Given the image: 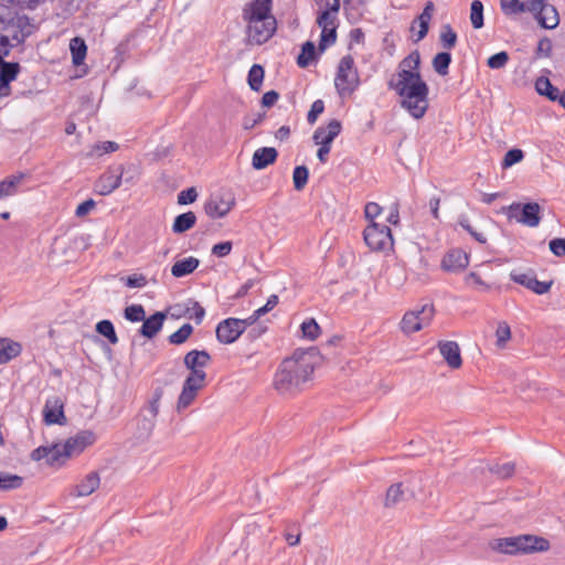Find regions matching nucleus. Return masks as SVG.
I'll use <instances>...</instances> for the list:
<instances>
[{
    "label": "nucleus",
    "mask_w": 565,
    "mask_h": 565,
    "mask_svg": "<svg viewBox=\"0 0 565 565\" xmlns=\"http://www.w3.org/2000/svg\"><path fill=\"white\" fill-rule=\"evenodd\" d=\"M318 362L319 353L316 348L295 350L291 356L279 364L274 377L275 388L282 395L300 392L312 379Z\"/></svg>",
    "instance_id": "1"
},
{
    "label": "nucleus",
    "mask_w": 565,
    "mask_h": 565,
    "mask_svg": "<svg viewBox=\"0 0 565 565\" xmlns=\"http://www.w3.org/2000/svg\"><path fill=\"white\" fill-rule=\"evenodd\" d=\"M388 87L402 97L401 106L407 109L412 117H424L428 109L429 89L419 72L399 70L396 78L388 82Z\"/></svg>",
    "instance_id": "2"
},
{
    "label": "nucleus",
    "mask_w": 565,
    "mask_h": 565,
    "mask_svg": "<svg viewBox=\"0 0 565 565\" xmlns=\"http://www.w3.org/2000/svg\"><path fill=\"white\" fill-rule=\"evenodd\" d=\"M210 362L211 355L205 350H192L184 355V365L190 370V374L186 376L178 398V412L190 406L198 392L204 386L206 380L204 369Z\"/></svg>",
    "instance_id": "3"
},
{
    "label": "nucleus",
    "mask_w": 565,
    "mask_h": 565,
    "mask_svg": "<svg viewBox=\"0 0 565 565\" xmlns=\"http://www.w3.org/2000/svg\"><path fill=\"white\" fill-rule=\"evenodd\" d=\"M492 548L504 554H527L545 552L550 548V542L541 536L522 534L510 537L497 539L491 544Z\"/></svg>",
    "instance_id": "4"
},
{
    "label": "nucleus",
    "mask_w": 565,
    "mask_h": 565,
    "mask_svg": "<svg viewBox=\"0 0 565 565\" xmlns=\"http://www.w3.org/2000/svg\"><path fill=\"white\" fill-rule=\"evenodd\" d=\"M360 86L359 72L354 65L352 55H344L338 65L334 87L341 98L351 96Z\"/></svg>",
    "instance_id": "5"
},
{
    "label": "nucleus",
    "mask_w": 565,
    "mask_h": 565,
    "mask_svg": "<svg viewBox=\"0 0 565 565\" xmlns=\"http://www.w3.org/2000/svg\"><path fill=\"white\" fill-rule=\"evenodd\" d=\"M500 213L518 223L529 227H536L541 222V206L536 202L525 204L513 202L508 206H502Z\"/></svg>",
    "instance_id": "6"
},
{
    "label": "nucleus",
    "mask_w": 565,
    "mask_h": 565,
    "mask_svg": "<svg viewBox=\"0 0 565 565\" xmlns=\"http://www.w3.org/2000/svg\"><path fill=\"white\" fill-rule=\"evenodd\" d=\"M434 316L435 307L433 303H425L418 309L409 310L402 318L401 330L407 335L418 332L430 324Z\"/></svg>",
    "instance_id": "7"
},
{
    "label": "nucleus",
    "mask_w": 565,
    "mask_h": 565,
    "mask_svg": "<svg viewBox=\"0 0 565 565\" xmlns=\"http://www.w3.org/2000/svg\"><path fill=\"white\" fill-rule=\"evenodd\" d=\"M365 244L375 252H382L393 246V236L391 228L385 224L372 222L363 231Z\"/></svg>",
    "instance_id": "8"
},
{
    "label": "nucleus",
    "mask_w": 565,
    "mask_h": 565,
    "mask_svg": "<svg viewBox=\"0 0 565 565\" xmlns=\"http://www.w3.org/2000/svg\"><path fill=\"white\" fill-rule=\"evenodd\" d=\"M235 205V196L228 190L213 193L204 204L205 213L212 218L224 217Z\"/></svg>",
    "instance_id": "9"
},
{
    "label": "nucleus",
    "mask_w": 565,
    "mask_h": 565,
    "mask_svg": "<svg viewBox=\"0 0 565 565\" xmlns=\"http://www.w3.org/2000/svg\"><path fill=\"white\" fill-rule=\"evenodd\" d=\"M277 31L276 18L246 25L245 35L248 45H263L268 42Z\"/></svg>",
    "instance_id": "10"
},
{
    "label": "nucleus",
    "mask_w": 565,
    "mask_h": 565,
    "mask_svg": "<svg viewBox=\"0 0 565 565\" xmlns=\"http://www.w3.org/2000/svg\"><path fill=\"white\" fill-rule=\"evenodd\" d=\"M273 18H275L273 14V0H250L242 9V19L245 25Z\"/></svg>",
    "instance_id": "11"
},
{
    "label": "nucleus",
    "mask_w": 565,
    "mask_h": 565,
    "mask_svg": "<svg viewBox=\"0 0 565 565\" xmlns=\"http://www.w3.org/2000/svg\"><path fill=\"white\" fill-rule=\"evenodd\" d=\"M248 327L245 319L227 318L216 327V339L223 344L235 342Z\"/></svg>",
    "instance_id": "12"
},
{
    "label": "nucleus",
    "mask_w": 565,
    "mask_h": 565,
    "mask_svg": "<svg viewBox=\"0 0 565 565\" xmlns=\"http://www.w3.org/2000/svg\"><path fill=\"white\" fill-rule=\"evenodd\" d=\"M500 9L508 18H515L521 13L529 12L539 23L543 15L537 6L532 0H500Z\"/></svg>",
    "instance_id": "13"
},
{
    "label": "nucleus",
    "mask_w": 565,
    "mask_h": 565,
    "mask_svg": "<svg viewBox=\"0 0 565 565\" xmlns=\"http://www.w3.org/2000/svg\"><path fill=\"white\" fill-rule=\"evenodd\" d=\"M121 185V180L118 173L116 163L110 164L107 169L98 177L94 183V192L98 195L106 196L111 194Z\"/></svg>",
    "instance_id": "14"
},
{
    "label": "nucleus",
    "mask_w": 565,
    "mask_h": 565,
    "mask_svg": "<svg viewBox=\"0 0 565 565\" xmlns=\"http://www.w3.org/2000/svg\"><path fill=\"white\" fill-rule=\"evenodd\" d=\"M96 441V436L92 430H82L75 436L70 437L63 443V450L66 457H74L84 451V449Z\"/></svg>",
    "instance_id": "15"
},
{
    "label": "nucleus",
    "mask_w": 565,
    "mask_h": 565,
    "mask_svg": "<svg viewBox=\"0 0 565 565\" xmlns=\"http://www.w3.org/2000/svg\"><path fill=\"white\" fill-rule=\"evenodd\" d=\"M21 66L17 62H6L0 55V98L11 94L10 84L18 77Z\"/></svg>",
    "instance_id": "16"
},
{
    "label": "nucleus",
    "mask_w": 565,
    "mask_h": 565,
    "mask_svg": "<svg viewBox=\"0 0 565 565\" xmlns=\"http://www.w3.org/2000/svg\"><path fill=\"white\" fill-rule=\"evenodd\" d=\"M415 495L416 491L409 486L408 481L393 483L386 491L384 505L386 508H392L407 499L415 498Z\"/></svg>",
    "instance_id": "17"
},
{
    "label": "nucleus",
    "mask_w": 565,
    "mask_h": 565,
    "mask_svg": "<svg viewBox=\"0 0 565 565\" xmlns=\"http://www.w3.org/2000/svg\"><path fill=\"white\" fill-rule=\"evenodd\" d=\"M24 20L26 18L18 17L15 23L13 20L11 21L12 25L0 26V31H3V33H0V44L2 46H15L24 41L25 34L21 30Z\"/></svg>",
    "instance_id": "18"
},
{
    "label": "nucleus",
    "mask_w": 565,
    "mask_h": 565,
    "mask_svg": "<svg viewBox=\"0 0 565 565\" xmlns=\"http://www.w3.org/2000/svg\"><path fill=\"white\" fill-rule=\"evenodd\" d=\"M43 416L44 422L47 425H63L66 422L65 415H64V403L63 401L57 397H49L45 402L44 408H43Z\"/></svg>",
    "instance_id": "19"
},
{
    "label": "nucleus",
    "mask_w": 565,
    "mask_h": 565,
    "mask_svg": "<svg viewBox=\"0 0 565 565\" xmlns=\"http://www.w3.org/2000/svg\"><path fill=\"white\" fill-rule=\"evenodd\" d=\"M540 11L543 12L544 17L539 19V25L546 30H554L559 24V14L557 9L548 3V0H532Z\"/></svg>",
    "instance_id": "20"
},
{
    "label": "nucleus",
    "mask_w": 565,
    "mask_h": 565,
    "mask_svg": "<svg viewBox=\"0 0 565 565\" xmlns=\"http://www.w3.org/2000/svg\"><path fill=\"white\" fill-rule=\"evenodd\" d=\"M341 129V122L337 119H332L327 127L317 128L312 139L316 145L331 146L332 141L340 135Z\"/></svg>",
    "instance_id": "21"
},
{
    "label": "nucleus",
    "mask_w": 565,
    "mask_h": 565,
    "mask_svg": "<svg viewBox=\"0 0 565 565\" xmlns=\"http://www.w3.org/2000/svg\"><path fill=\"white\" fill-rule=\"evenodd\" d=\"M438 349L451 369H459L462 364L460 348L456 341H440Z\"/></svg>",
    "instance_id": "22"
},
{
    "label": "nucleus",
    "mask_w": 565,
    "mask_h": 565,
    "mask_svg": "<svg viewBox=\"0 0 565 565\" xmlns=\"http://www.w3.org/2000/svg\"><path fill=\"white\" fill-rule=\"evenodd\" d=\"M469 265L468 255L461 249H452L447 253L443 260L441 267L447 271H457L465 269Z\"/></svg>",
    "instance_id": "23"
},
{
    "label": "nucleus",
    "mask_w": 565,
    "mask_h": 565,
    "mask_svg": "<svg viewBox=\"0 0 565 565\" xmlns=\"http://www.w3.org/2000/svg\"><path fill=\"white\" fill-rule=\"evenodd\" d=\"M535 89L540 95L546 96L552 102H558L565 108V90L561 93L547 77L537 78Z\"/></svg>",
    "instance_id": "24"
},
{
    "label": "nucleus",
    "mask_w": 565,
    "mask_h": 565,
    "mask_svg": "<svg viewBox=\"0 0 565 565\" xmlns=\"http://www.w3.org/2000/svg\"><path fill=\"white\" fill-rule=\"evenodd\" d=\"M166 318V313L161 311H157L149 318L145 317L139 333L145 338L152 339L162 329Z\"/></svg>",
    "instance_id": "25"
},
{
    "label": "nucleus",
    "mask_w": 565,
    "mask_h": 565,
    "mask_svg": "<svg viewBox=\"0 0 565 565\" xmlns=\"http://www.w3.org/2000/svg\"><path fill=\"white\" fill-rule=\"evenodd\" d=\"M278 157V152L273 147L258 148L252 158V166L256 170H262L274 163Z\"/></svg>",
    "instance_id": "26"
},
{
    "label": "nucleus",
    "mask_w": 565,
    "mask_h": 565,
    "mask_svg": "<svg viewBox=\"0 0 565 565\" xmlns=\"http://www.w3.org/2000/svg\"><path fill=\"white\" fill-rule=\"evenodd\" d=\"M121 184L135 185L141 175V168L134 162L116 163Z\"/></svg>",
    "instance_id": "27"
},
{
    "label": "nucleus",
    "mask_w": 565,
    "mask_h": 565,
    "mask_svg": "<svg viewBox=\"0 0 565 565\" xmlns=\"http://www.w3.org/2000/svg\"><path fill=\"white\" fill-rule=\"evenodd\" d=\"M100 483V478L97 472L92 471L86 475L78 484L75 487L76 497H87L92 494Z\"/></svg>",
    "instance_id": "28"
},
{
    "label": "nucleus",
    "mask_w": 565,
    "mask_h": 565,
    "mask_svg": "<svg viewBox=\"0 0 565 565\" xmlns=\"http://www.w3.org/2000/svg\"><path fill=\"white\" fill-rule=\"evenodd\" d=\"M200 265L196 257L189 256L174 263L171 268V274L175 278H181L192 274Z\"/></svg>",
    "instance_id": "29"
},
{
    "label": "nucleus",
    "mask_w": 565,
    "mask_h": 565,
    "mask_svg": "<svg viewBox=\"0 0 565 565\" xmlns=\"http://www.w3.org/2000/svg\"><path fill=\"white\" fill-rule=\"evenodd\" d=\"M22 351L21 344L8 338H0V364L8 363Z\"/></svg>",
    "instance_id": "30"
},
{
    "label": "nucleus",
    "mask_w": 565,
    "mask_h": 565,
    "mask_svg": "<svg viewBox=\"0 0 565 565\" xmlns=\"http://www.w3.org/2000/svg\"><path fill=\"white\" fill-rule=\"evenodd\" d=\"M24 179V174L10 175L0 181V199L12 196L18 193L19 186Z\"/></svg>",
    "instance_id": "31"
},
{
    "label": "nucleus",
    "mask_w": 565,
    "mask_h": 565,
    "mask_svg": "<svg viewBox=\"0 0 565 565\" xmlns=\"http://www.w3.org/2000/svg\"><path fill=\"white\" fill-rule=\"evenodd\" d=\"M196 223V216L193 212L189 211L179 214L172 224V231L175 234H182L191 230Z\"/></svg>",
    "instance_id": "32"
},
{
    "label": "nucleus",
    "mask_w": 565,
    "mask_h": 565,
    "mask_svg": "<svg viewBox=\"0 0 565 565\" xmlns=\"http://www.w3.org/2000/svg\"><path fill=\"white\" fill-rule=\"evenodd\" d=\"M70 50L73 64L77 66L83 64L87 53L85 41L79 36L73 38L70 42Z\"/></svg>",
    "instance_id": "33"
},
{
    "label": "nucleus",
    "mask_w": 565,
    "mask_h": 565,
    "mask_svg": "<svg viewBox=\"0 0 565 565\" xmlns=\"http://www.w3.org/2000/svg\"><path fill=\"white\" fill-rule=\"evenodd\" d=\"M451 63V54L448 52H440L433 58V67L436 73L445 76L449 72V65Z\"/></svg>",
    "instance_id": "34"
},
{
    "label": "nucleus",
    "mask_w": 565,
    "mask_h": 565,
    "mask_svg": "<svg viewBox=\"0 0 565 565\" xmlns=\"http://www.w3.org/2000/svg\"><path fill=\"white\" fill-rule=\"evenodd\" d=\"M316 60V46L311 41L303 43L301 53L297 57V64L300 67H307Z\"/></svg>",
    "instance_id": "35"
},
{
    "label": "nucleus",
    "mask_w": 565,
    "mask_h": 565,
    "mask_svg": "<svg viewBox=\"0 0 565 565\" xmlns=\"http://www.w3.org/2000/svg\"><path fill=\"white\" fill-rule=\"evenodd\" d=\"M263 79H264V68L258 64H254L250 67L249 72H248V77H247L248 85H249L250 89H253L255 92L260 90Z\"/></svg>",
    "instance_id": "36"
},
{
    "label": "nucleus",
    "mask_w": 565,
    "mask_h": 565,
    "mask_svg": "<svg viewBox=\"0 0 565 565\" xmlns=\"http://www.w3.org/2000/svg\"><path fill=\"white\" fill-rule=\"evenodd\" d=\"M470 21L475 29H481L483 22V3L480 0H473L470 6Z\"/></svg>",
    "instance_id": "37"
},
{
    "label": "nucleus",
    "mask_w": 565,
    "mask_h": 565,
    "mask_svg": "<svg viewBox=\"0 0 565 565\" xmlns=\"http://www.w3.org/2000/svg\"><path fill=\"white\" fill-rule=\"evenodd\" d=\"M23 483V478L18 475L0 472V490L19 489Z\"/></svg>",
    "instance_id": "38"
},
{
    "label": "nucleus",
    "mask_w": 565,
    "mask_h": 565,
    "mask_svg": "<svg viewBox=\"0 0 565 565\" xmlns=\"http://www.w3.org/2000/svg\"><path fill=\"white\" fill-rule=\"evenodd\" d=\"M118 148L119 146L115 141L97 142L92 147L90 151L87 153V157H100L105 153L115 152L116 150H118Z\"/></svg>",
    "instance_id": "39"
},
{
    "label": "nucleus",
    "mask_w": 565,
    "mask_h": 565,
    "mask_svg": "<svg viewBox=\"0 0 565 565\" xmlns=\"http://www.w3.org/2000/svg\"><path fill=\"white\" fill-rule=\"evenodd\" d=\"M465 284L467 287L476 291L483 292L490 290L491 288V286L483 281L480 275L476 271H471L465 277Z\"/></svg>",
    "instance_id": "40"
},
{
    "label": "nucleus",
    "mask_w": 565,
    "mask_h": 565,
    "mask_svg": "<svg viewBox=\"0 0 565 565\" xmlns=\"http://www.w3.org/2000/svg\"><path fill=\"white\" fill-rule=\"evenodd\" d=\"M193 332V327L190 323H184L175 332L169 335L168 341L171 344L180 345L184 343Z\"/></svg>",
    "instance_id": "41"
},
{
    "label": "nucleus",
    "mask_w": 565,
    "mask_h": 565,
    "mask_svg": "<svg viewBox=\"0 0 565 565\" xmlns=\"http://www.w3.org/2000/svg\"><path fill=\"white\" fill-rule=\"evenodd\" d=\"M96 331L104 335L111 344H116L118 342V337L116 334L114 324L109 320H102L96 324Z\"/></svg>",
    "instance_id": "42"
},
{
    "label": "nucleus",
    "mask_w": 565,
    "mask_h": 565,
    "mask_svg": "<svg viewBox=\"0 0 565 565\" xmlns=\"http://www.w3.org/2000/svg\"><path fill=\"white\" fill-rule=\"evenodd\" d=\"M302 337L308 340H316L320 334V327L315 319H307L300 326Z\"/></svg>",
    "instance_id": "43"
},
{
    "label": "nucleus",
    "mask_w": 565,
    "mask_h": 565,
    "mask_svg": "<svg viewBox=\"0 0 565 565\" xmlns=\"http://www.w3.org/2000/svg\"><path fill=\"white\" fill-rule=\"evenodd\" d=\"M308 178H309V170L306 166H297L295 169H294V173H292V180H294V186L297 191H300L302 190L307 182H308Z\"/></svg>",
    "instance_id": "44"
},
{
    "label": "nucleus",
    "mask_w": 565,
    "mask_h": 565,
    "mask_svg": "<svg viewBox=\"0 0 565 565\" xmlns=\"http://www.w3.org/2000/svg\"><path fill=\"white\" fill-rule=\"evenodd\" d=\"M440 41L443 46L447 50H451L456 46L457 33L452 30L450 24L443 25Z\"/></svg>",
    "instance_id": "45"
},
{
    "label": "nucleus",
    "mask_w": 565,
    "mask_h": 565,
    "mask_svg": "<svg viewBox=\"0 0 565 565\" xmlns=\"http://www.w3.org/2000/svg\"><path fill=\"white\" fill-rule=\"evenodd\" d=\"M63 444H54L49 447L50 456H49V465H60L63 463L70 457H66L65 451L62 449Z\"/></svg>",
    "instance_id": "46"
},
{
    "label": "nucleus",
    "mask_w": 565,
    "mask_h": 565,
    "mask_svg": "<svg viewBox=\"0 0 565 565\" xmlns=\"http://www.w3.org/2000/svg\"><path fill=\"white\" fill-rule=\"evenodd\" d=\"M124 316L128 321L140 322L145 320V309L141 305H130L125 308Z\"/></svg>",
    "instance_id": "47"
},
{
    "label": "nucleus",
    "mask_w": 565,
    "mask_h": 565,
    "mask_svg": "<svg viewBox=\"0 0 565 565\" xmlns=\"http://www.w3.org/2000/svg\"><path fill=\"white\" fill-rule=\"evenodd\" d=\"M420 64V55L418 51H414L409 53L405 58L399 63V70H409L413 72H419Z\"/></svg>",
    "instance_id": "48"
},
{
    "label": "nucleus",
    "mask_w": 565,
    "mask_h": 565,
    "mask_svg": "<svg viewBox=\"0 0 565 565\" xmlns=\"http://www.w3.org/2000/svg\"><path fill=\"white\" fill-rule=\"evenodd\" d=\"M337 28L321 29L319 50L323 52L328 46L335 43Z\"/></svg>",
    "instance_id": "49"
},
{
    "label": "nucleus",
    "mask_w": 565,
    "mask_h": 565,
    "mask_svg": "<svg viewBox=\"0 0 565 565\" xmlns=\"http://www.w3.org/2000/svg\"><path fill=\"white\" fill-rule=\"evenodd\" d=\"M553 50V43L547 36L542 38L535 49L536 58H547L551 56Z\"/></svg>",
    "instance_id": "50"
},
{
    "label": "nucleus",
    "mask_w": 565,
    "mask_h": 565,
    "mask_svg": "<svg viewBox=\"0 0 565 565\" xmlns=\"http://www.w3.org/2000/svg\"><path fill=\"white\" fill-rule=\"evenodd\" d=\"M508 62L509 54L505 51H501L491 55L487 61V65L492 70H500L503 68Z\"/></svg>",
    "instance_id": "51"
},
{
    "label": "nucleus",
    "mask_w": 565,
    "mask_h": 565,
    "mask_svg": "<svg viewBox=\"0 0 565 565\" xmlns=\"http://www.w3.org/2000/svg\"><path fill=\"white\" fill-rule=\"evenodd\" d=\"M515 466L513 462H504L502 465H493L490 467V471L498 477L505 479L513 475Z\"/></svg>",
    "instance_id": "52"
},
{
    "label": "nucleus",
    "mask_w": 565,
    "mask_h": 565,
    "mask_svg": "<svg viewBox=\"0 0 565 565\" xmlns=\"http://www.w3.org/2000/svg\"><path fill=\"white\" fill-rule=\"evenodd\" d=\"M163 395L162 388H156L153 392L152 399L149 402L148 407L146 408V412L149 414V418L156 419L159 413V403Z\"/></svg>",
    "instance_id": "53"
},
{
    "label": "nucleus",
    "mask_w": 565,
    "mask_h": 565,
    "mask_svg": "<svg viewBox=\"0 0 565 565\" xmlns=\"http://www.w3.org/2000/svg\"><path fill=\"white\" fill-rule=\"evenodd\" d=\"M495 337H497V345L499 348H503L505 345V343L511 338V330L507 322H500L498 324V328L495 331Z\"/></svg>",
    "instance_id": "54"
},
{
    "label": "nucleus",
    "mask_w": 565,
    "mask_h": 565,
    "mask_svg": "<svg viewBox=\"0 0 565 565\" xmlns=\"http://www.w3.org/2000/svg\"><path fill=\"white\" fill-rule=\"evenodd\" d=\"M335 21L337 15L331 13L330 10H323L317 19V23L321 29L338 28Z\"/></svg>",
    "instance_id": "55"
},
{
    "label": "nucleus",
    "mask_w": 565,
    "mask_h": 565,
    "mask_svg": "<svg viewBox=\"0 0 565 565\" xmlns=\"http://www.w3.org/2000/svg\"><path fill=\"white\" fill-rule=\"evenodd\" d=\"M510 277L514 282L522 285L530 290L533 287L534 280L536 279V277L532 274H525V273H519V271H512L510 274Z\"/></svg>",
    "instance_id": "56"
},
{
    "label": "nucleus",
    "mask_w": 565,
    "mask_h": 565,
    "mask_svg": "<svg viewBox=\"0 0 565 565\" xmlns=\"http://www.w3.org/2000/svg\"><path fill=\"white\" fill-rule=\"evenodd\" d=\"M524 157V153L521 149H511L509 150L502 161V166L504 168L512 167L513 164L520 162Z\"/></svg>",
    "instance_id": "57"
},
{
    "label": "nucleus",
    "mask_w": 565,
    "mask_h": 565,
    "mask_svg": "<svg viewBox=\"0 0 565 565\" xmlns=\"http://www.w3.org/2000/svg\"><path fill=\"white\" fill-rule=\"evenodd\" d=\"M186 315L190 319H193L196 324H200L205 317V309L198 301H192V308H188Z\"/></svg>",
    "instance_id": "58"
},
{
    "label": "nucleus",
    "mask_w": 565,
    "mask_h": 565,
    "mask_svg": "<svg viewBox=\"0 0 565 565\" xmlns=\"http://www.w3.org/2000/svg\"><path fill=\"white\" fill-rule=\"evenodd\" d=\"M324 110V103L321 99H317L312 103L311 108L307 115V121L313 125L317 121L319 115Z\"/></svg>",
    "instance_id": "59"
},
{
    "label": "nucleus",
    "mask_w": 565,
    "mask_h": 565,
    "mask_svg": "<svg viewBox=\"0 0 565 565\" xmlns=\"http://www.w3.org/2000/svg\"><path fill=\"white\" fill-rule=\"evenodd\" d=\"M198 198V192L194 188L182 190L178 194V203L181 205L193 203Z\"/></svg>",
    "instance_id": "60"
},
{
    "label": "nucleus",
    "mask_w": 565,
    "mask_h": 565,
    "mask_svg": "<svg viewBox=\"0 0 565 565\" xmlns=\"http://www.w3.org/2000/svg\"><path fill=\"white\" fill-rule=\"evenodd\" d=\"M460 226L466 230L477 242L481 244L487 243V237L483 233L477 232L469 223L467 218L460 220Z\"/></svg>",
    "instance_id": "61"
},
{
    "label": "nucleus",
    "mask_w": 565,
    "mask_h": 565,
    "mask_svg": "<svg viewBox=\"0 0 565 565\" xmlns=\"http://www.w3.org/2000/svg\"><path fill=\"white\" fill-rule=\"evenodd\" d=\"M233 248V244L230 241L221 242L212 247V255L216 257H226Z\"/></svg>",
    "instance_id": "62"
},
{
    "label": "nucleus",
    "mask_w": 565,
    "mask_h": 565,
    "mask_svg": "<svg viewBox=\"0 0 565 565\" xmlns=\"http://www.w3.org/2000/svg\"><path fill=\"white\" fill-rule=\"evenodd\" d=\"M148 280L141 274H134L126 278L125 285L129 288H143Z\"/></svg>",
    "instance_id": "63"
},
{
    "label": "nucleus",
    "mask_w": 565,
    "mask_h": 565,
    "mask_svg": "<svg viewBox=\"0 0 565 565\" xmlns=\"http://www.w3.org/2000/svg\"><path fill=\"white\" fill-rule=\"evenodd\" d=\"M548 246L555 256H565V238H553Z\"/></svg>",
    "instance_id": "64"
}]
</instances>
